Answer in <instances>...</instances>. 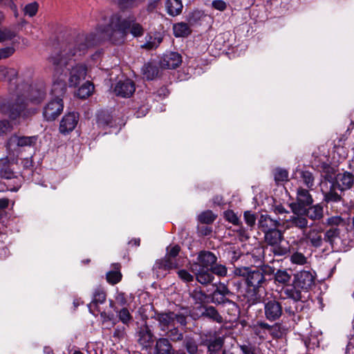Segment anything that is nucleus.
<instances>
[{
  "label": "nucleus",
  "instance_id": "3",
  "mask_svg": "<svg viewBox=\"0 0 354 354\" xmlns=\"http://www.w3.org/2000/svg\"><path fill=\"white\" fill-rule=\"evenodd\" d=\"M99 31L105 34L111 44L121 45L125 42L129 34L134 38L143 36L145 28L138 22L134 14L115 12L110 16L106 25L99 27Z\"/></svg>",
  "mask_w": 354,
  "mask_h": 354
},
{
  "label": "nucleus",
  "instance_id": "13",
  "mask_svg": "<svg viewBox=\"0 0 354 354\" xmlns=\"http://www.w3.org/2000/svg\"><path fill=\"white\" fill-rule=\"evenodd\" d=\"M313 203V198L308 189L299 187L297 191L296 201L290 203L289 206L293 214H301L305 208Z\"/></svg>",
  "mask_w": 354,
  "mask_h": 354
},
{
  "label": "nucleus",
  "instance_id": "15",
  "mask_svg": "<svg viewBox=\"0 0 354 354\" xmlns=\"http://www.w3.org/2000/svg\"><path fill=\"white\" fill-rule=\"evenodd\" d=\"M138 343L143 348H151L154 342V334L151 327L145 322L140 326L136 333Z\"/></svg>",
  "mask_w": 354,
  "mask_h": 354
},
{
  "label": "nucleus",
  "instance_id": "14",
  "mask_svg": "<svg viewBox=\"0 0 354 354\" xmlns=\"http://www.w3.org/2000/svg\"><path fill=\"white\" fill-rule=\"evenodd\" d=\"M235 294L230 290L227 283L220 281L215 286L214 290L210 294L211 302L220 306L235 297Z\"/></svg>",
  "mask_w": 354,
  "mask_h": 354
},
{
  "label": "nucleus",
  "instance_id": "25",
  "mask_svg": "<svg viewBox=\"0 0 354 354\" xmlns=\"http://www.w3.org/2000/svg\"><path fill=\"white\" fill-rule=\"evenodd\" d=\"M6 147L10 156L19 158L22 152V136L17 134L11 136L7 142Z\"/></svg>",
  "mask_w": 354,
  "mask_h": 354
},
{
  "label": "nucleus",
  "instance_id": "31",
  "mask_svg": "<svg viewBox=\"0 0 354 354\" xmlns=\"http://www.w3.org/2000/svg\"><path fill=\"white\" fill-rule=\"evenodd\" d=\"M263 234L265 242L270 246L279 245L283 239V233L278 227L274 228Z\"/></svg>",
  "mask_w": 354,
  "mask_h": 354
},
{
  "label": "nucleus",
  "instance_id": "8",
  "mask_svg": "<svg viewBox=\"0 0 354 354\" xmlns=\"http://www.w3.org/2000/svg\"><path fill=\"white\" fill-rule=\"evenodd\" d=\"M217 260L216 255L211 251L203 250L198 253L191 268L198 283L202 285H208L214 281V276H212L209 270Z\"/></svg>",
  "mask_w": 354,
  "mask_h": 354
},
{
  "label": "nucleus",
  "instance_id": "32",
  "mask_svg": "<svg viewBox=\"0 0 354 354\" xmlns=\"http://www.w3.org/2000/svg\"><path fill=\"white\" fill-rule=\"evenodd\" d=\"M155 354H174V350L167 337H160L156 343Z\"/></svg>",
  "mask_w": 354,
  "mask_h": 354
},
{
  "label": "nucleus",
  "instance_id": "30",
  "mask_svg": "<svg viewBox=\"0 0 354 354\" xmlns=\"http://www.w3.org/2000/svg\"><path fill=\"white\" fill-rule=\"evenodd\" d=\"M163 37L160 32H153L147 33L145 36V43L141 46L142 48L152 50L156 48L162 41Z\"/></svg>",
  "mask_w": 354,
  "mask_h": 354
},
{
  "label": "nucleus",
  "instance_id": "61",
  "mask_svg": "<svg viewBox=\"0 0 354 354\" xmlns=\"http://www.w3.org/2000/svg\"><path fill=\"white\" fill-rule=\"evenodd\" d=\"M344 223V219L340 216H333L326 219L325 224L330 227H338V226Z\"/></svg>",
  "mask_w": 354,
  "mask_h": 354
},
{
  "label": "nucleus",
  "instance_id": "52",
  "mask_svg": "<svg viewBox=\"0 0 354 354\" xmlns=\"http://www.w3.org/2000/svg\"><path fill=\"white\" fill-rule=\"evenodd\" d=\"M216 216L211 211L206 210L201 213L198 219L202 224H210L212 223L216 219Z\"/></svg>",
  "mask_w": 354,
  "mask_h": 354
},
{
  "label": "nucleus",
  "instance_id": "53",
  "mask_svg": "<svg viewBox=\"0 0 354 354\" xmlns=\"http://www.w3.org/2000/svg\"><path fill=\"white\" fill-rule=\"evenodd\" d=\"M38 8L39 4L36 1L28 3L24 7V15L33 17L37 14Z\"/></svg>",
  "mask_w": 354,
  "mask_h": 354
},
{
  "label": "nucleus",
  "instance_id": "55",
  "mask_svg": "<svg viewBox=\"0 0 354 354\" xmlns=\"http://www.w3.org/2000/svg\"><path fill=\"white\" fill-rule=\"evenodd\" d=\"M243 283H244L243 279H240L236 277H233L227 281V285H231L233 288H234L237 292H240L241 297H243V293L244 292V288H243Z\"/></svg>",
  "mask_w": 354,
  "mask_h": 354
},
{
  "label": "nucleus",
  "instance_id": "56",
  "mask_svg": "<svg viewBox=\"0 0 354 354\" xmlns=\"http://www.w3.org/2000/svg\"><path fill=\"white\" fill-rule=\"evenodd\" d=\"M223 217L227 221L234 225H239L241 224L239 217L233 210L228 209L225 211L223 212Z\"/></svg>",
  "mask_w": 354,
  "mask_h": 354
},
{
  "label": "nucleus",
  "instance_id": "36",
  "mask_svg": "<svg viewBox=\"0 0 354 354\" xmlns=\"http://www.w3.org/2000/svg\"><path fill=\"white\" fill-rule=\"evenodd\" d=\"M165 7L167 14L175 17L180 14L183 6L181 0H166Z\"/></svg>",
  "mask_w": 354,
  "mask_h": 354
},
{
  "label": "nucleus",
  "instance_id": "12",
  "mask_svg": "<svg viewBox=\"0 0 354 354\" xmlns=\"http://www.w3.org/2000/svg\"><path fill=\"white\" fill-rule=\"evenodd\" d=\"M193 314L194 319H207L209 322L223 324V318L218 310L213 306L205 304L204 306H197Z\"/></svg>",
  "mask_w": 354,
  "mask_h": 354
},
{
  "label": "nucleus",
  "instance_id": "58",
  "mask_svg": "<svg viewBox=\"0 0 354 354\" xmlns=\"http://www.w3.org/2000/svg\"><path fill=\"white\" fill-rule=\"evenodd\" d=\"M271 327L272 325L270 324L268 322H266L265 321H258L255 326L254 333L257 335H259L261 331L264 333L267 331L269 333Z\"/></svg>",
  "mask_w": 354,
  "mask_h": 354
},
{
  "label": "nucleus",
  "instance_id": "40",
  "mask_svg": "<svg viewBox=\"0 0 354 354\" xmlns=\"http://www.w3.org/2000/svg\"><path fill=\"white\" fill-rule=\"evenodd\" d=\"M183 346L189 354H199L198 345L196 339L192 335H185Z\"/></svg>",
  "mask_w": 354,
  "mask_h": 354
},
{
  "label": "nucleus",
  "instance_id": "42",
  "mask_svg": "<svg viewBox=\"0 0 354 354\" xmlns=\"http://www.w3.org/2000/svg\"><path fill=\"white\" fill-rule=\"evenodd\" d=\"M180 250H181V248H180V245L178 244H176L174 245H170L167 246L166 248L167 252H166L165 257L167 259L173 261L176 267L179 266L177 258L179 255Z\"/></svg>",
  "mask_w": 354,
  "mask_h": 354
},
{
  "label": "nucleus",
  "instance_id": "9",
  "mask_svg": "<svg viewBox=\"0 0 354 354\" xmlns=\"http://www.w3.org/2000/svg\"><path fill=\"white\" fill-rule=\"evenodd\" d=\"M46 96V90L43 82H35L28 86L24 83V118L35 115Z\"/></svg>",
  "mask_w": 354,
  "mask_h": 354
},
{
  "label": "nucleus",
  "instance_id": "63",
  "mask_svg": "<svg viewBox=\"0 0 354 354\" xmlns=\"http://www.w3.org/2000/svg\"><path fill=\"white\" fill-rule=\"evenodd\" d=\"M177 274L178 277L184 282H191L194 281V275L191 274L189 272L185 269L179 270Z\"/></svg>",
  "mask_w": 354,
  "mask_h": 354
},
{
  "label": "nucleus",
  "instance_id": "21",
  "mask_svg": "<svg viewBox=\"0 0 354 354\" xmlns=\"http://www.w3.org/2000/svg\"><path fill=\"white\" fill-rule=\"evenodd\" d=\"M182 63V57L177 52H166L163 54L159 64L162 68L174 69Z\"/></svg>",
  "mask_w": 354,
  "mask_h": 354
},
{
  "label": "nucleus",
  "instance_id": "38",
  "mask_svg": "<svg viewBox=\"0 0 354 354\" xmlns=\"http://www.w3.org/2000/svg\"><path fill=\"white\" fill-rule=\"evenodd\" d=\"M189 24L179 22L173 25V32L176 37H187L192 33Z\"/></svg>",
  "mask_w": 354,
  "mask_h": 354
},
{
  "label": "nucleus",
  "instance_id": "1",
  "mask_svg": "<svg viewBox=\"0 0 354 354\" xmlns=\"http://www.w3.org/2000/svg\"><path fill=\"white\" fill-rule=\"evenodd\" d=\"M95 41L96 35L93 33H81L68 38L59 50L52 53L48 57L55 75H66L65 70L69 62L84 55Z\"/></svg>",
  "mask_w": 354,
  "mask_h": 354
},
{
  "label": "nucleus",
  "instance_id": "51",
  "mask_svg": "<svg viewBox=\"0 0 354 354\" xmlns=\"http://www.w3.org/2000/svg\"><path fill=\"white\" fill-rule=\"evenodd\" d=\"M18 33L15 30L8 28H0V42L10 41L17 37Z\"/></svg>",
  "mask_w": 354,
  "mask_h": 354
},
{
  "label": "nucleus",
  "instance_id": "57",
  "mask_svg": "<svg viewBox=\"0 0 354 354\" xmlns=\"http://www.w3.org/2000/svg\"><path fill=\"white\" fill-rule=\"evenodd\" d=\"M15 42L11 46L0 48V60L11 57L15 52Z\"/></svg>",
  "mask_w": 354,
  "mask_h": 354
},
{
  "label": "nucleus",
  "instance_id": "39",
  "mask_svg": "<svg viewBox=\"0 0 354 354\" xmlns=\"http://www.w3.org/2000/svg\"><path fill=\"white\" fill-rule=\"evenodd\" d=\"M306 239L310 245L315 248H319L322 245L324 238L322 233L316 230L311 229L306 235Z\"/></svg>",
  "mask_w": 354,
  "mask_h": 354
},
{
  "label": "nucleus",
  "instance_id": "16",
  "mask_svg": "<svg viewBox=\"0 0 354 354\" xmlns=\"http://www.w3.org/2000/svg\"><path fill=\"white\" fill-rule=\"evenodd\" d=\"M79 116V113L75 111L66 113L59 122V133L67 135L72 132L77 124Z\"/></svg>",
  "mask_w": 354,
  "mask_h": 354
},
{
  "label": "nucleus",
  "instance_id": "5",
  "mask_svg": "<svg viewBox=\"0 0 354 354\" xmlns=\"http://www.w3.org/2000/svg\"><path fill=\"white\" fill-rule=\"evenodd\" d=\"M315 274L310 270H302L294 274L292 285L284 290V295L288 299H292V306L288 310L292 308L295 310H308L310 308V303L302 295L301 292H307L315 285Z\"/></svg>",
  "mask_w": 354,
  "mask_h": 354
},
{
  "label": "nucleus",
  "instance_id": "23",
  "mask_svg": "<svg viewBox=\"0 0 354 354\" xmlns=\"http://www.w3.org/2000/svg\"><path fill=\"white\" fill-rule=\"evenodd\" d=\"M177 268L173 261L164 257L156 261L153 266V272L157 278L161 279L165 277L170 270Z\"/></svg>",
  "mask_w": 354,
  "mask_h": 354
},
{
  "label": "nucleus",
  "instance_id": "26",
  "mask_svg": "<svg viewBox=\"0 0 354 354\" xmlns=\"http://www.w3.org/2000/svg\"><path fill=\"white\" fill-rule=\"evenodd\" d=\"M258 228L265 233L280 225L279 221L273 219L268 214H261L257 223Z\"/></svg>",
  "mask_w": 354,
  "mask_h": 354
},
{
  "label": "nucleus",
  "instance_id": "6",
  "mask_svg": "<svg viewBox=\"0 0 354 354\" xmlns=\"http://www.w3.org/2000/svg\"><path fill=\"white\" fill-rule=\"evenodd\" d=\"M285 299L272 297H265L261 299L263 305V317L268 322L272 323L279 322L284 315V313L288 314L293 322H297L300 320L301 315L300 313L304 312L294 308L291 311L288 310L289 307L292 304V299H288L284 302Z\"/></svg>",
  "mask_w": 354,
  "mask_h": 354
},
{
  "label": "nucleus",
  "instance_id": "62",
  "mask_svg": "<svg viewBox=\"0 0 354 354\" xmlns=\"http://www.w3.org/2000/svg\"><path fill=\"white\" fill-rule=\"evenodd\" d=\"M288 172L283 169H277L274 173V180L277 183L287 181Z\"/></svg>",
  "mask_w": 354,
  "mask_h": 354
},
{
  "label": "nucleus",
  "instance_id": "19",
  "mask_svg": "<svg viewBox=\"0 0 354 354\" xmlns=\"http://www.w3.org/2000/svg\"><path fill=\"white\" fill-rule=\"evenodd\" d=\"M106 292L101 286H97L93 292L92 300L87 305L89 312L95 315V312H100L99 306L106 301Z\"/></svg>",
  "mask_w": 354,
  "mask_h": 354
},
{
  "label": "nucleus",
  "instance_id": "17",
  "mask_svg": "<svg viewBox=\"0 0 354 354\" xmlns=\"http://www.w3.org/2000/svg\"><path fill=\"white\" fill-rule=\"evenodd\" d=\"M135 91V83L129 78L119 80L114 88L115 95L122 97H131Z\"/></svg>",
  "mask_w": 354,
  "mask_h": 354
},
{
  "label": "nucleus",
  "instance_id": "24",
  "mask_svg": "<svg viewBox=\"0 0 354 354\" xmlns=\"http://www.w3.org/2000/svg\"><path fill=\"white\" fill-rule=\"evenodd\" d=\"M160 66L159 62L150 60L145 63L141 68L142 74L145 79L148 81L153 80L159 75Z\"/></svg>",
  "mask_w": 354,
  "mask_h": 354
},
{
  "label": "nucleus",
  "instance_id": "7",
  "mask_svg": "<svg viewBox=\"0 0 354 354\" xmlns=\"http://www.w3.org/2000/svg\"><path fill=\"white\" fill-rule=\"evenodd\" d=\"M66 84L63 80L54 82L51 89V98L43 108L44 120L47 122L55 121L63 112V98L66 93Z\"/></svg>",
  "mask_w": 354,
  "mask_h": 354
},
{
  "label": "nucleus",
  "instance_id": "41",
  "mask_svg": "<svg viewBox=\"0 0 354 354\" xmlns=\"http://www.w3.org/2000/svg\"><path fill=\"white\" fill-rule=\"evenodd\" d=\"M272 277L275 283H280L281 285H287L291 279L290 273L286 269L277 270L276 272H274Z\"/></svg>",
  "mask_w": 354,
  "mask_h": 354
},
{
  "label": "nucleus",
  "instance_id": "45",
  "mask_svg": "<svg viewBox=\"0 0 354 354\" xmlns=\"http://www.w3.org/2000/svg\"><path fill=\"white\" fill-rule=\"evenodd\" d=\"M94 85L89 81L83 84L77 90V95L80 99H86L93 93Z\"/></svg>",
  "mask_w": 354,
  "mask_h": 354
},
{
  "label": "nucleus",
  "instance_id": "18",
  "mask_svg": "<svg viewBox=\"0 0 354 354\" xmlns=\"http://www.w3.org/2000/svg\"><path fill=\"white\" fill-rule=\"evenodd\" d=\"M87 68L84 64H77L69 71L68 84L70 87H77L85 79Z\"/></svg>",
  "mask_w": 354,
  "mask_h": 354
},
{
  "label": "nucleus",
  "instance_id": "54",
  "mask_svg": "<svg viewBox=\"0 0 354 354\" xmlns=\"http://www.w3.org/2000/svg\"><path fill=\"white\" fill-rule=\"evenodd\" d=\"M301 178L308 188L311 189L314 186V177L310 171L306 170L301 171Z\"/></svg>",
  "mask_w": 354,
  "mask_h": 354
},
{
  "label": "nucleus",
  "instance_id": "22",
  "mask_svg": "<svg viewBox=\"0 0 354 354\" xmlns=\"http://www.w3.org/2000/svg\"><path fill=\"white\" fill-rule=\"evenodd\" d=\"M153 317L158 322V327L162 333L174 326L173 311L156 312Z\"/></svg>",
  "mask_w": 354,
  "mask_h": 354
},
{
  "label": "nucleus",
  "instance_id": "37",
  "mask_svg": "<svg viewBox=\"0 0 354 354\" xmlns=\"http://www.w3.org/2000/svg\"><path fill=\"white\" fill-rule=\"evenodd\" d=\"M15 176V173L11 169L10 163L8 158H0V178L11 179Z\"/></svg>",
  "mask_w": 354,
  "mask_h": 354
},
{
  "label": "nucleus",
  "instance_id": "59",
  "mask_svg": "<svg viewBox=\"0 0 354 354\" xmlns=\"http://www.w3.org/2000/svg\"><path fill=\"white\" fill-rule=\"evenodd\" d=\"M12 129V124L7 119L0 120V137L6 135Z\"/></svg>",
  "mask_w": 354,
  "mask_h": 354
},
{
  "label": "nucleus",
  "instance_id": "34",
  "mask_svg": "<svg viewBox=\"0 0 354 354\" xmlns=\"http://www.w3.org/2000/svg\"><path fill=\"white\" fill-rule=\"evenodd\" d=\"M113 270L109 271L106 274V279L108 283L112 285H115L119 283L122 277V273L120 272L121 266L120 263H113Z\"/></svg>",
  "mask_w": 354,
  "mask_h": 354
},
{
  "label": "nucleus",
  "instance_id": "47",
  "mask_svg": "<svg viewBox=\"0 0 354 354\" xmlns=\"http://www.w3.org/2000/svg\"><path fill=\"white\" fill-rule=\"evenodd\" d=\"M340 230L338 227H330L324 234V240L331 245L337 239L339 238Z\"/></svg>",
  "mask_w": 354,
  "mask_h": 354
},
{
  "label": "nucleus",
  "instance_id": "64",
  "mask_svg": "<svg viewBox=\"0 0 354 354\" xmlns=\"http://www.w3.org/2000/svg\"><path fill=\"white\" fill-rule=\"evenodd\" d=\"M290 260L293 263L304 265L306 262V257L300 252H295L292 254Z\"/></svg>",
  "mask_w": 354,
  "mask_h": 354
},
{
  "label": "nucleus",
  "instance_id": "44",
  "mask_svg": "<svg viewBox=\"0 0 354 354\" xmlns=\"http://www.w3.org/2000/svg\"><path fill=\"white\" fill-rule=\"evenodd\" d=\"M274 323V324H272L269 335L274 339H282L286 335V330L285 326H283L281 323H279L278 322Z\"/></svg>",
  "mask_w": 354,
  "mask_h": 354
},
{
  "label": "nucleus",
  "instance_id": "28",
  "mask_svg": "<svg viewBox=\"0 0 354 354\" xmlns=\"http://www.w3.org/2000/svg\"><path fill=\"white\" fill-rule=\"evenodd\" d=\"M306 217L313 221H320L324 218V208L323 206L317 203L316 205H311L305 208L304 212H301Z\"/></svg>",
  "mask_w": 354,
  "mask_h": 354
},
{
  "label": "nucleus",
  "instance_id": "20",
  "mask_svg": "<svg viewBox=\"0 0 354 354\" xmlns=\"http://www.w3.org/2000/svg\"><path fill=\"white\" fill-rule=\"evenodd\" d=\"M96 124L98 128L106 129L117 127V120L114 118L112 112L109 110H101L96 114Z\"/></svg>",
  "mask_w": 354,
  "mask_h": 354
},
{
  "label": "nucleus",
  "instance_id": "50",
  "mask_svg": "<svg viewBox=\"0 0 354 354\" xmlns=\"http://www.w3.org/2000/svg\"><path fill=\"white\" fill-rule=\"evenodd\" d=\"M209 272H211L210 273L212 276L215 274L219 277H224L227 274V268L225 265L217 263L216 262L213 266L209 268Z\"/></svg>",
  "mask_w": 354,
  "mask_h": 354
},
{
  "label": "nucleus",
  "instance_id": "2",
  "mask_svg": "<svg viewBox=\"0 0 354 354\" xmlns=\"http://www.w3.org/2000/svg\"><path fill=\"white\" fill-rule=\"evenodd\" d=\"M235 277L243 278L245 288L243 297L248 307L261 303L260 291L265 290L272 279L274 268L268 265L260 266H241L234 268Z\"/></svg>",
  "mask_w": 354,
  "mask_h": 354
},
{
  "label": "nucleus",
  "instance_id": "35",
  "mask_svg": "<svg viewBox=\"0 0 354 354\" xmlns=\"http://www.w3.org/2000/svg\"><path fill=\"white\" fill-rule=\"evenodd\" d=\"M291 227H298L301 230L306 229L308 221L304 214H293L287 220Z\"/></svg>",
  "mask_w": 354,
  "mask_h": 354
},
{
  "label": "nucleus",
  "instance_id": "10",
  "mask_svg": "<svg viewBox=\"0 0 354 354\" xmlns=\"http://www.w3.org/2000/svg\"><path fill=\"white\" fill-rule=\"evenodd\" d=\"M322 168L326 173L324 178L326 182L332 183L338 190L343 192L350 189L354 184L353 172L344 171L339 172L333 176V168L329 165L324 163Z\"/></svg>",
  "mask_w": 354,
  "mask_h": 354
},
{
  "label": "nucleus",
  "instance_id": "49",
  "mask_svg": "<svg viewBox=\"0 0 354 354\" xmlns=\"http://www.w3.org/2000/svg\"><path fill=\"white\" fill-rule=\"evenodd\" d=\"M32 158V156H30V158H28V157L24 158V163H23V165H24V180H32V176L33 175V171H32V168H30L31 167L33 166Z\"/></svg>",
  "mask_w": 354,
  "mask_h": 354
},
{
  "label": "nucleus",
  "instance_id": "48",
  "mask_svg": "<svg viewBox=\"0 0 354 354\" xmlns=\"http://www.w3.org/2000/svg\"><path fill=\"white\" fill-rule=\"evenodd\" d=\"M163 333L167 335L168 336V339L172 342H180L185 338L183 333L175 326L171 327L168 329V331H165Z\"/></svg>",
  "mask_w": 354,
  "mask_h": 354
},
{
  "label": "nucleus",
  "instance_id": "33",
  "mask_svg": "<svg viewBox=\"0 0 354 354\" xmlns=\"http://www.w3.org/2000/svg\"><path fill=\"white\" fill-rule=\"evenodd\" d=\"M329 189L324 191L322 189L324 195V201L326 203H338L342 201V196L336 192L337 187H335V185L332 183H329Z\"/></svg>",
  "mask_w": 354,
  "mask_h": 354
},
{
  "label": "nucleus",
  "instance_id": "4",
  "mask_svg": "<svg viewBox=\"0 0 354 354\" xmlns=\"http://www.w3.org/2000/svg\"><path fill=\"white\" fill-rule=\"evenodd\" d=\"M0 72L8 76L9 94L8 100L0 97V113L15 120L22 113V80L14 68L0 67Z\"/></svg>",
  "mask_w": 354,
  "mask_h": 354
},
{
  "label": "nucleus",
  "instance_id": "43",
  "mask_svg": "<svg viewBox=\"0 0 354 354\" xmlns=\"http://www.w3.org/2000/svg\"><path fill=\"white\" fill-rule=\"evenodd\" d=\"M115 312L117 314L118 320L124 326H129V324L133 321V316L131 315L129 309L126 307H123L120 310L115 309Z\"/></svg>",
  "mask_w": 354,
  "mask_h": 354
},
{
  "label": "nucleus",
  "instance_id": "27",
  "mask_svg": "<svg viewBox=\"0 0 354 354\" xmlns=\"http://www.w3.org/2000/svg\"><path fill=\"white\" fill-rule=\"evenodd\" d=\"M189 297L195 305L204 306L211 301L210 295H207L199 286L196 287L189 292Z\"/></svg>",
  "mask_w": 354,
  "mask_h": 354
},
{
  "label": "nucleus",
  "instance_id": "46",
  "mask_svg": "<svg viewBox=\"0 0 354 354\" xmlns=\"http://www.w3.org/2000/svg\"><path fill=\"white\" fill-rule=\"evenodd\" d=\"M204 17L205 14L203 11L195 10L187 15V21L190 26H195L199 24Z\"/></svg>",
  "mask_w": 354,
  "mask_h": 354
},
{
  "label": "nucleus",
  "instance_id": "29",
  "mask_svg": "<svg viewBox=\"0 0 354 354\" xmlns=\"http://www.w3.org/2000/svg\"><path fill=\"white\" fill-rule=\"evenodd\" d=\"M221 306L224 308V310L227 314L229 322H234L239 318L241 313L240 308L232 299L229 300Z\"/></svg>",
  "mask_w": 354,
  "mask_h": 354
},
{
  "label": "nucleus",
  "instance_id": "11",
  "mask_svg": "<svg viewBox=\"0 0 354 354\" xmlns=\"http://www.w3.org/2000/svg\"><path fill=\"white\" fill-rule=\"evenodd\" d=\"M225 344L223 336H219L216 331H207L201 336V345L207 347V354L218 353Z\"/></svg>",
  "mask_w": 354,
  "mask_h": 354
},
{
  "label": "nucleus",
  "instance_id": "60",
  "mask_svg": "<svg viewBox=\"0 0 354 354\" xmlns=\"http://www.w3.org/2000/svg\"><path fill=\"white\" fill-rule=\"evenodd\" d=\"M244 221L247 225L250 228H252L257 221L255 214L252 213L251 211H245L243 214Z\"/></svg>",
  "mask_w": 354,
  "mask_h": 354
}]
</instances>
